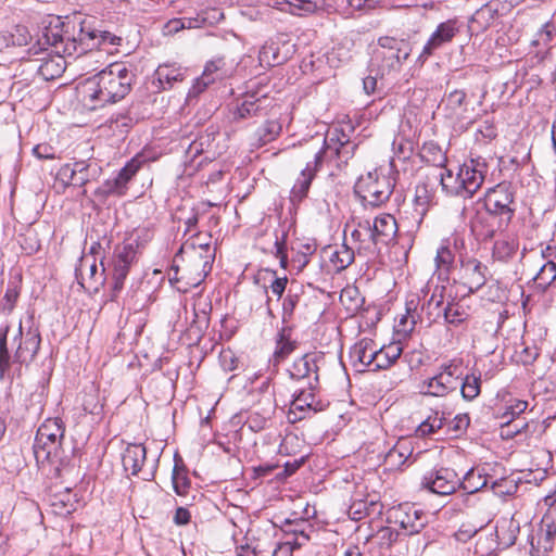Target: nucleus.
Returning <instances> with one entry per match:
<instances>
[{
	"label": "nucleus",
	"mask_w": 556,
	"mask_h": 556,
	"mask_svg": "<svg viewBox=\"0 0 556 556\" xmlns=\"http://www.w3.org/2000/svg\"><path fill=\"white\" fill-rule=\"evenodd\" d=\"M134 74L124 64L114 63L77 85L84 108L94 111L123 100L131 90Z\"/></svg>",
	"instance_id": "f257e3e1"
},
{
	"label": "nucleus",
	"mask_w": 556,
	"mask_h": 556,
	"mask_svg": "<svg viewBox=\"0 0 556 556\" xmlns=\"http://www.w3.org/2000/svg\"><path fill=\"white\" fill-rule=\"evenodd\" d=\"M94 21L91 17L74 15L64 22L58 23L51 27L48 39H50L58 49L66 54L83 55L88 51L99 48L103 43L118 46L122 41L110 31L99 30L94 27Z\"/></svg>",
	"instance_id": "f03ea898"
},
{
	"label": "nucleus",
	"mask_w": 556,
	"mask_h": 556,
	"mask_svg": "<svg viewBox=\"0 0 556 556\" xmlns=\"http://www.w3.org/2000/svg\"><path fill=\"white\" fill-rule=\"evenodd\" d=\"M488 165L481 157L470 159L458 166L456 173L452 169H444L434 175L439 179L443 192L447 195L470 199L481 188Z\"/></svg>",
	"instance_id": "7ed1b4c3"
},
{
	"label": "nucleus",
	"mask_w": 556,
	"mask_h": 556,
	"mask_svg": "<svg viewBox=\"0 0 556 556\" xmlns=\"http://www.w3.org/2000/svg\"><path fill=\"white\" fill-rule=\"evenodd\" d=\"M397 224L390 214H382L370 219H361L352 231V239L358 243V252L376 254L382 245L389 244L395 237Z\"/></svg>",
	"instance_id": "20e7f679"
},
{
	"label": "nucleus",
	"mask_w": 556,
	"mask_h": 556,
	"mask_svg": "<svg viewBox=\"0 0 556 556\" xmlns=\"http://www.w3.org/2000/svg\"><path fill=\"white\" fill-rule=\"evenodd\" d=\"M446 288L437 285L430 298L421 305L419 309L420 299L418 294H410L405 304L406 314L399 321V326L403 331H412L417 321L424 320L430 326L439 321L444 315V293Z\"/></svg>",
	"instance_id": "39448f33"
},
{
	"label": "nucleus",
	"mask_w": 556,
	"mask_h": 556,
	"mask_svg": "<svg viewBox=\"0 0 556 556\" xmlns=\"http://www.w3.org/2000/svg\"><path fill=\"white\" fill-rule=\"evenodd\" d=\"M64 432L63 421L59 418H48L38 428L33 446L37 465L53 463L60 458Z\"/></svg>",
	"instance_id": "423d86ee"
},
{
	"label": "nucleus",
	"mask_w": 556,
	"mask_h": 556,
	"mask_svg": "<svg viewBox=\"0 0 556 556\" xmlns=\"http://www.w3.org/2000/svg\"><path fill=\"white\" fill-rule=\"evenodd\" d=\"M410 52L407 40L390 36L380 37L372 51V65L378 67L381 75L399 72Z\"/></svg>",
	"instance_id": "0eeeda50"
},
{
	"label": "nucleus",
	"mask_w": 556,
	"mask_h": 556,
	"mask_svg": "<svg viewBox=\"0 0 556 556\" xmlns=\"http://www.w3.org/2000/svg\"><path fill=\"white\" fill-rule=\"evenodd\" d=\"M392 191L393 184L390 178L377 170L362 175L354 186V192L363 204L370 206H380L387 202Z\"/></svg>",
	"instance_id": "6e6552de"
},
{
	"label": "nucleus",
	"mask_w": 556,
	"mask_h": 556,
	"mask_svg": "<svg viewBox=\"0 0 556 556\" xmlns=\"http://www.w3.org/2000/svg\"><path fill=\"white\" fill-rule=\"evenodd\" d=\"M464 376L463 361L454 358L440 366V371L428 379L424 386V393L432 396H444L455 391Z\"/></svg>",
	"instance_id": "1a4fd4ad"
},
{
	"label": "nucleus",
	"mask_w": 556,
	"mask_h": 556,
	"mask_svg": "<svg viewBox=\"0 0 556 556\" xmlns=\"http://www.w3.org/2000/svg\"><path fill=\"white\" fill-rule=\"evenodd\" d=\"M514 194L506 185L490 188L484 195V207L490 216H498V228L506 227L515 213L511 207Z\"/></svg>",
	"instance_id": "9d476101"
},
{
	"label": "nucleus",
	"mask_w": 556,
	"mask_h": 556,
	"mask_svg": "<svg viewBox=\"0 0 556 556\" xmlns=\"http://www.w3.org/2000/svg\"><path fill=\"white\" fill-rule=\"evenodd\" d=\"M324 148L315 153L314 163L316 166H320L325 159L346 163L352 157L356 147L350 141L348 135L339 132L337 128L327 136L324 140Z\"/></svg>",
	"instance_id": "9b49d317"
},
{
	"label": "nucleus",
	"mask_w": 556,
	"mask_h": 556,
	"mask_svg": "<svg viewBox=\"0 0 556 556\" xmlns=\"http://www.w3.org/2000/svg\"><path fill=\"white\" fill-rule=\"evenodd\" d=\"M462 479L452 468L441 467L422 477V488L438 495H451L460 488Z\"/></svg>",
	"instance_id": "f8f14e48"
},
{
	"label": "nucleus",
	"mask_w": 556,
	"mask_h": 556,
	"mask_svg": "<svg viewBox=\"0 0 556 556\" xmlns=\"http://www.w3.org/2000/svg\"><path fill=\"white\" fill-rule=\"evenodd\" d=\"M140 165L141 162L138 159H131L114 178L105 180L96 189V198L104 201L110 195H124L127 190V184L139 170Z\"/></svg>",
	"instance_id": "ddd939ff"
},
{
	"label": "nucleus",
	"mask_w": 556,
	"mask_h": 556,
	"mask_svg": "<svg viewBox=\"0 0 556 556\" xmlns=\"http://www.w3.org/2000/svg\"><path fill=\"white\" fill-rule=\"evenodd\" d=\"M53 26L54 25H50L43 35L46 43L52 48L53 54H47L46 56L36 60L39 62L37 66V73L45 80L55 79L63 74L67 66L66 58L79 56L78 54H66L63 51H56L58 49L55 48V45L50 39H48L49 31Z\"/></svg>",
	"instance_id": "4468645a"
},
{
	"label": "nucleus",
	"mask_w": 556,
	"mask_h": 556,
	"mask_svg": "<svg viewBox=\"0 0 556 556\" xmlns=\"http://www.w3.org/2000/svg\"><path fill=\"white\" fill-rule=\"evenodd\" d=\"M391 518L404 535L419 533L428 523V517L422 510L407 504L393 508Z\"/></svg>",
	"instance_id": "2eb2a0df"
},
{
	"label": "nucleus",
	"mask_w": 556,
	"mask_h": 556,
	"mask_svg": "<svg viewBox=\"0 0 556 556\" xmlns=\"http://www.w3.org/2000/svg\"><path fill=\"white\" fill-rule=\"evenodd\" d=\"M460 31V24L456 18L440 23L424 46L419 59L427 60L437 50L452 42Z\"/></svg>",
	"instance_id": "dca6fc26"
},
{
	"label": "nucleus",
	"mask_w": 556,
	"mask_h": 556,
	"mask_svg": "<svg viewBox=\"0 0 556 556\" xmlns=\"http://www.w3.org/2000/svg\"><path fill=\"white\" fill-rule=\"evenodd\" d=\"M101 168L94 163L87 161H76L72 164H65L59 170L60 178L67 185L84 187L90 180L100 175Z\"/></svg>",
	"instance_id": "f3484780"
},
{
	"label": "nucleus",
	"mask_w": 556,
	"mask_h": 556,
	"mask_svg": "<svg viewBox=\"0 0 556 556\" xmlns=\"http://www.w3.org/2000/svg\"><path fill=\"white\" fill-rule=\"evenodd\" d=\"M309 390H301L292 400L290 409L288 412V419L291 422H296L306 417L308 413H317L324 409V405L319 400H316L314 386L312 381L308 382Z\"/></svg>",
	"instance_id": "a211bd4d"
},
{
	"label": "nucleus",
	"mask_w": 556,
	"mask_h": 556,
	"mask_svg": "<svg viewBox=\"0 0 556 556\" xmlns=\"http://www.w3.org/2000/svg\"><path fill=\"white\" fill-rule=\"evenodd\" d=\"M441 105L445 112V116L451 121L462 124L472 123L469 112V101L465 90L455 89L448 92L443 98Z\"/></svg>",
	"instance_id": "6ab92c4d"
},
{
	"label": "nucleus",
	"mask_w": 556,
	"mask_h": 556,
	"mask_svg": "<svg viewBox=\"0 0 556 556\" xmlns=\"http://www.w3.org/2000/svg\"><path fill=\"white\" fill-rule=\"evenodd\" d=\"M271 105V99L267 94L258 92H248L233 112V119L241 121L253 116L265 114Z\"/></svg>",
	"instance_id": "aec40b11"
},
{
	"label": "nucleus",
	"mask_w": 556,
	"mask_h": 556,
	"mask_svg": "<svg viewBox=\"0 0 556 556\" xmlns=\"http://www.w3.org/2000/svg\"><path fill=\"white\" fill-rule=\"evenodd\" d=\"M325 355L321 352L306 353L293 363L291 377L295 379L309 378L314 375V386H318V371L320 364H324Z\"/></svg>",
	"instance_id": "412c9836"
},
{
	"label": "nucleus",
	"mask_w": 556,
	"mask_h": 556,
	"mask_svg": "<svg viewBox=\"0 0 556 556\" xmlns=\"http://www.w3.org/2000/svg\"><path fill=\"white\" fill-rule=\"evenodd\" d=\"M462 269L470 293L477 292L485 285L488 267L477 258L463 260Z\"/></svg>",
	"instance_id": "4be33fe9"
},
{
	"label": "nucleus",
	"mask_w": 556,
	"mask_h": 556,
	"mask_svg": "<svg viewBox=\"0 0 556 556\" xmlns=\"http://www.w3.org/2000/svg\"><path fill=\"white\" fill-rule=\"evenodd\" d=\"M186 71L180 66L175 65H160L155 73L152 84L156 87L157 91L172 89L176 83L185 79Z\"/></svg>",
	"instance_id": "5701e85b"
},
{
	"label": "nucleus",
	"mask_w": 556,
	"mask_h": 556,
	"mask_svg": "<svg viewBox=\"0 0 556 556\" xmlns=\"http://www.w3.org/2000/svg\"><path fill=\"white\" fill-rule=\"evenodd\" d=\"M375 342L371 339L363 338L356 342L350 352V356L353 361V366L357 367L358 370H363L365 367H375Z\"/></svg>",
	"instance_id": "b1692460"
},
{
	"label": "nucleus",
	"mask_w": 556,
	"mask_h": 556,
	"mask_svg": "<svg viewBox=\"0 0 556 556\" xmlns=\"http://www.w3.org/2000/svg\"><path fill=\"white\" fill-rule=\"evenodd\" d=\"M40 342L41 338L37 330L27 331L15 352V361L21 364L31 362L39 351Z\"/></svg>",
	"instance_id": "393cba45"
},
{
	"label": "nucleus",
	"mask_w": 556,
	"mask_h": 556,
	"mask_svg": "<svg viewBox=\"0 0 556 556\" xmlns=\"http://www.w3.org/2000/svg\"><path fill=\"white\" fill-rule=\"evenodd\" d=\"M319 166H316L314 163V167L311 163L306 164V167L302 169L300 176L298 177L292 190L290 200L293 204L301 203L308 193V189L311 187V184L315 177V174L317 172Z\"/></svg>",
	"instance_id": "a878e982"
},
{
	"label": "nucleus",
	"mask_w": 556,
	"mask_h": 556,
	"mask_svg": "<svg viewBox=\"0 0 556 556\" xmlns=\"http://www.w3.org/2000/svg\"><path fill=\"white\" fill-rule=\"evenodd\" d=\"M146 458L147 450L142 444H129L122 455L123 467L131 475H137L141 470Z\"/></svg>",
	"instance_id": "bb28decb"
},
{
	"label": "nucleus",
	"mask_w": 556,
	"mask_h": 556,
	"mask_svg": "<svg viewBox=\"0 0 556 556\" xmlns=\"http://www.w3.org/2000/svg\"><path fill=\"white\" fill-rule=\"evenodd\" d=\"M375 367L372 370L387 369L401 356L403 350L397 342L390 343L380 349L375 344Z\"/></svg>",
	"instance_id": "cd10ccee"
},
{
	"label": "nucleus",
	"mask_w": 556,
	"mask_h": 556,
	"mask_svg": "<svg viewBox=\"0 0 556 556\" xmlns=\"http://www.w3.org/2000/svg\"><path fill=\"white\" fill-rule=\"evenodd\" d=\"M420 157L424 162L439 168V173L446 167L447 157L441 147L434 142H426L420 150Z\"/></svg>",
	"instance_id": "c85d7f7f"
},
{
	"label": "nucleus",
	"mask_w": 556,
	"mask_h": 556,
	"mask_svg": "<svg viewBox=\"0 0 556 556\" xmlns=\"http://www.w3.org/2000/svg\"><path fill=\"white\" fill-rule=\"evenodd\" d=\"M528 405L527 401L511 399L503 407L496 410L495 417L500 420V424L507 425L509 421L518 419V417L526 412Z\"/></svg>",
	"instance_id": "c756f323"
},
{
	"label": "nucleus",
	"mask_w": 556,
	"mask_h": 556,
	"mask_svg": "<svg viewBox=\"0 0 556 556\" xmlns=\"http://www.w3.org/2000/svg\"><path fill=\"white\" fill-rule=\"evenodd\" d=\"M554 535H547V533L541 529L530 535L529 542L531 545V556H546L552 551L554 545Z\"/></svg>",
	"instance_id": "7c9ffc66"
},
{
	"label": "nucleus",
	"mask_w": 556,
	"mask_h": 556,
	"mask_svg": "<svg viewBox=\"0 0 556 556\" xmlns=\"http://www.w3.org/2000/svg\"><path fill=\"white\" fill-rule=\"evenodd\" d=\"M539 426L538 422H526L520 419H515L514 421H509V424H500L501 427V437L503 439H513L520 434H528L532 433L536 427Z\"/></svg>",
	"instance_id": "2f4dec72"
},
{
	"label": "nucleus",
	"mask_w": 556,
	"mask_h": 556,
	"mask_svg": "<svg viewBox=\"0 0 556 556\" xmlns=\"http://www.w3.org/2000/svg\"><path fill=\"white\" fill-rule=\"evenodd\" d=\"M491 217L488 213L485 215L477 214L470 222L471 232L477 239L486 241L494 237L496 230L489 224Z\"/></svg>",
	"instance_id": "473e14b6"
},
{
	"label": "nucleus",
	"mask_w": 556,
	"mask_h": 556,
	"mask_svg": "<svg viewBox=\"0 0 556 556\" xmlns=\"http://www.w3.org/2000/svg\"><path fill=\"white\" fill-rule=\"evenodd\" d=\"M518 248V241L514 238L497 239L493 245V257L502 262H507L514 257Z\"/></svg>",
	"instance_id": "72a5a7b5"
},
{
	"label": "nucleus",
	"mask_w": 556,
	"mask_h": 556,
	"mask_svg": "<svg viewBox=\"0 0 556 556\" xmlns=\"http://www.w3.org/2000/svg\"><path fill=\"white\" fill-rule=\"evenodd\" d=\"M281 129L282 128L279 122L266 121L254 132V138L257 146H264L275 140L279 136Z\"/></svg>",
	"instance_id": "f704fd0d"
},
{
	"label": "nucleus",
	"mask_w": 556,
	"mask_h": 556,
	"mask_svg": "<svg viewBox=\"0 0 556 556\" xmlns=\"http://www.w3.org/2000/svg\"><path fill=\"white\" fill-rule=\"evenodd\" d=\"M354 261V251L345 243L341 244L330 255V263L336 271H341L349 267Z\"/></svg>",
	"instance_id": "c9c22d12"
},
{
	"label": "nucleus",
	"mask_w": 556,
	"mask_h": 556,
	"mask_svg": "<svg viewBox=\"0 0 556 556\" xmlns=\"http://www.w3.org/2000/svg\"><path fill=\"white\" fill-rule=\"evenodd\" d=\"M445 418L438 412L425 419L416 429L415 433L418 438H426L437 433L444 426Z\"/></svg>",
	"instance_id": "e433bc0d"
},
{
	"label": "nucleus",
	"mask_w": 556,
	"mask_h": 556,
	"mask_svg": "<svg viewBox=\"0 0 556 556\" xmlns=\"http://www.w3.org/2000/svg\"><path fill=\"white\" fill-rule=\"evenodd\" d=\"M486 484L488 478L471 468L464 476L460 488H463L467 493L472 494L486 486Z\"/></svg>",
	"instance_id": "4c0bfd02"
},
{
	"label": "nucleus",
	"mask_w": 556,
	"mask_h": 556,
	"mask_svg": "<svg viewBox=\"0 0 556 556\" xmlns=\"http://www.w3.org/2000/svg\"><path fill=\"white\" fill-rule=\"evenodd\" d=\"M455 255L452 252L448 244L441 245L435 255V265L437 269L439 271V276H447L450 273V269L454 263Z\"/></svg>",
	"instance_id": "58836bf2"
},
{
	"label": "nucleus",
	"mask_w": 556,
	"mask_h": 556,
	"mask_svg": "<svg viewBox=\"0 0 556 556\" xmlns=\"http://www.w3.org/2000/svg\"><path fill=\"white\" fill-rule=\"evenodd\" d=\"M556 279V264L546 262L534 277V283L541 291H545Z\"/></svg>",
	"instance_id": "ea45409f"
},
{
	"label": "nucleus",
	"mask_w": 556,
	"mask_h": 556,
	"mask_svg": "<svg viewBox=\"0 0 556 556\" xmlns=\"http://www.w3.org/2000/svg\"><path fill=\"white\" fill-rule=\"evenodd\" d=\"M480 378L476 376H462L460 391L464 399L471 401L476 399L480 393Z\"/></svg>",
	"instance_id": "a19ab883"
},
{
	"label": "nucleus",
	"mask_w": 556,
	"mask_h": 556,
	"mask_svg": "<svg viewBox=\"0 0 556 556\" xmlns=\"http://www.w3.org/2000/svg\"><path fill=\"white\" fill-rule=\"evenodd\" d=\"M468 317V314L456 303L448 302L444 308L443 319L445 323L459 326Z\"/></svg>",
	"instance_id": "79ce46f5"
},
{
	"label": "nucleus",
	"mask_w": 556,
	"mask_h": 556,
	"mask_svg": "<svg viewBox=\"0 0 556 556\" xmlns=\"http://www.w3.org/2000/svg\"><path fill=\"white\" fill-rule=\"evenodd\" d=\"M296 348L295 341H291L285 337L283 333L279 334V339L277 340V345L274 352V363L275 365L285 361Z\"/></svg>",
	"instance_id": "37998d69"
},
{
	"label": "nucleus",
	"mask_w": 556,
	"mask_h": 556,
	"mask_svg": "<svg viewBox=\"0 0 556 556\" xmlns=\"http://www.w3.org/2000/svg\"><path fill=\"white\" fill-rule=\"evenodd\" d=\"M9 333V326H4L0 329V379L4 378L5 372L10 368V353L7 345V338Z\"/></svg>",
	"instance_id": "c03bdc74"
},
{
	"label": "nucleus",
	"mask_w": 556,
	"mask_h": 556,
	"mask_svg": "<svg viewBox=\"0 0 556 556\" xmlns=\"http://www.w3.org/2000/svg\"><path fill=\"white\" fill-rule=\"evenodd\" d=\"M224 64L222 59L206 63L202 76L212 80L213 84L217 80H223L227 77V71L224 68Z\"/></svg>",
	"instance_id": "a18cd8bd"
},
{
	"label": "nucleus",
	"mask_w": 556,
	"mask_h": 556,
	"mask_svg": "<svg viewBox=\"0 0 556 556\" xmlns=\"http://www.w3.org/2000/svg\"><path fill=\"white\" fill-rule=\"evenodd\" d=\"M258 59L261 63H266L268 66H275L282 62L278 54V48L274 42H266L260 50Z\"/></svg>",
	"instance_id": "49530a36"
},
{
	"label": "nucleus",
	"mask_w": 556,
	"mask_h": 556,
	"mask_svg": "<svg viewBox=\"0 0 556 556\" xmlns=\"http://www.w3.org/2000/svg\"><path fill=\"white\" fill-rule=\"evenodd\" d=\"M519 525L510 520L508 522L507 529L501 527L500 530H497V539L500 540L501 544L505 545L506 547H509L516 543Z\"/></svg>",
	"instance_id": "de8ad7c7"
},
{
	"label": "nucleus",
	"mask_w": 556,
	"mask_h": 556,
	"mask_svg": "<svg viewBox=\"0 0 556 556\" xmlns=\"http://www.w3.org/2000/svg\"><path fill=\"white\" fill-rule=\"evenodd\" d=\"M539 529L545 531L547 535H556V501L543 515Z\"/></svg>",
	"instance_id": "09e8293b"
},
{
	"label": "nucleus",
	"mask_w": 556,
	"mask_h": 556,
	"mask_svg": "<svg viewBox=\"0 0 556 556\" xmlns=\"http://www.w3.org/2000/svg\"><path fill=\"white\" fill-rule=\"evenodd\" d=\"M497 13L498 4L490 1L476 11L473 18L475 21H483L485 24H489L497 16Z\"/></svg>",
	"instance_id": "8fccbe9b"
},
{
	"label": "nucleus",
	"mask_w": 556,
	"mask_h": 556,
	"mask_svg": "<svg viewBox=\"0 0 556 556\" xmlns=\"http://www.w3.org/2000/svg\"><path fill=\"white\" fill-rule=\"evenodd\" d=\"M5 41H8V46H26L30 38L27 29L23 26H16L15 31L9 35L1 36Z\"/></svg>",
	"instance_id": "3c124183"
},
{
	"label": "nucleus",
	"mask_w": 556,
	"mask_h": 556,
	"mask_svg": "<svg viewBox=\"0 0 556 556\" xmlns=\"http://www.w3.org/2000/svg\"><path fill=\"white\" fill-rule=\"evenodd\" d=\"M402 533L391 527H382L377 531L376 539L381 546L390 547Z\"/></svg>",
	"instance_id": "603ef678"
},
{
	"label": "nucleus",
	"mask_w": 556,
	"mask_h": 556,
	"mask_svg": "<svg viewBox=\"0 0 556 556\" xmlns=\"http://www.w3.org/2000/svg\"><path fill=\"white\" fill-rule=\"evenodd\" d=\"M432 193L428 190L426 184H419L416 187L415 192V202L416 205L421 208V214H424L432 200Z\"/></svg>",
	"instance_id": "864d4df0"
},
{
	"label": "nucleus",
	"mask_w": 556,
	"mask_h": 556,
	"mask_svg": "<svg viewBox=\"0 0 556 556\" xmlns=\"http://www.w3.org/2000/svg\"><path fill=\"white\" fill-rule=\"evenodd\" d=\"M172 480H173V488H174L175 492L178 495L186 494L187 489L189 486V480H188L187 476L184 473V471H181L178 468L177 465H175V467H174Z\"/></svg>",
	"instance_id": "5fc2aeb1"
},
{
	"label": "nucleus",
	"mask_w": 556,
	"mask_h": 556,
	"mask_svg": "<svg viewBox=\"0 0 556 556\" xmlns=\"http://www.w3.org/2000/svg\"><path fill=\"white\" fill-rule=\"evenodd\" d=\"M129 266L114 263L112 279H113V291L118 292L124 287V281L128 275Z\"/></svg>",
	"instance_id": "6e6d98bb"
},
{
	"label": "nucleus",
	"mask_w": 556,
	"mask_h": 556,
	"mask_svg": "<svg viewBox=\"0 0 556 556\" xmlns=\"http://www.w3.org/2000/svg\"><path fill=\"white\" fill-rule=\"evenodd\" d=\"M412 454V451L406 446V441H399L397 444L389 451L387 457L390 460H397L404 463Z\"/></svg>",
	"instance_id": "4d7b16f0"
},
{
	"label": "nucleus",
	"mask_w": 556,
	"mask_h": 556,
	"mask_svg": "<svg viewBox=\"0 0 556 556\" xmlns=\"http://www.w3.org/2000/svg\"><path fill=\"white\" fill-rule=\"evenodd\" d=\"M135 257H136L135 247L131 243L125 244V245H123V248L121 250L117 251L114 263H117L121 265H126V266L130 267Z\"/></svg>",
	"instance_id": "13d9d810"
},
{
	"label": "nucleus",
	"mask_w": 556,
	"mask_h": 556,
	"mask_svg": "<svg viewBox=\"0 0 556 556\" xmlns=\"http://www.w3.org/2000/svg\"><path fill=\"white\" fill-rule=\"evenodd\" d=\"M266 274H269L273 277L271 283L269 286L273 294L277 295L280 299L285 292L288 279L287 277H276V271L274 270H265Z\"/></svg>",
	"instance_id": "bf43d9fd"
},
{
	"label": "nucleus",
	"mask_w": 556,
	"mask_h": 556,
	"mask_svg": "<svg viewBox=\"0 0 556 556\" xmlns=\"http://www.w3.org/2000/svg\"><path fill=\"white\" fill-rule=\"evenodd\" d=\"M212 80L208 78L203 77L202 75L198 77L192 87L189 89L188 99L197 98L199 94H201L210 85H212Z\"/></svg>",
	"instance_id": "052dcab7"
},
{
	"label": "nucleus",
	"mask_w": 556,
	"mask_h": 556,
	"mask_svg": "<svg viewBox=\"0 0 556 556\" xmlns=\"http://www.w3.org/2000/svg\"><path fill=\"white\" fill-rule=\"evenodd\" d=\"M17 298L18 291L16 290V288H8L3 298V309L7 311L8 313H11L15 306Z\"/></svg>",
	"instance_id": "680f3d73"
},
{
	"label": "nucleus",
	"mask_w": 556,
	"mask_h": 556,
	"mask_svg": "<svg viewBox=\"0 0 556 556\" xmlns=\"http://www.w3.org/2000/svg\"><path fill=\"white\" fill-rule=\"evenodd\" d=\"M538 356H539V350L535 346H533V348L527 346L518 354V359L523 365H531L534 363V361L538 358Z\"/></svg>",
	"instance_id": "e2e57ef3"
},
{
	"label": "nucleus",
	"mask_w": 556,
	"mask_h": 556,
	"mask_svg": "<svg viewBox=\"0 0 556 556\" xmlns=\"http://www.w3.org/2000/svg\"><path fill=\"white\" fill-rule=\"evenodd\" d=\"M208 265L207 261H203L201 256L195 257L192 262V267L198 269L201 268V271L198 273V277L193 279L191 282L192 286H198L201 281L204 280L205 276L207 275L206 266Z\"/></svg>",
	"instance_id": "0e129e2a"
},
{
	"label": "nucleus",
	"mask_w": 556,
	"mask_h": 556,
	"mask_svg": "<svg viewBox=\"0 0 556 556\" xmlns=\"http://www.w3.org/2000/svg\"><path fill=\"white\" fill-rule=\"evenodd\" d=\"M377 0H348V4L357 11H370L377 7Z\"/></svg>",
	"instance_id": "69168bd1"
},
{
	"label": "nucleus",
	"mask_w": 556,
	"mask_h": 556,
	"mask_svg": "<svg viewBox=\"0 0 556 556\" xmlns=\"http://www.w3.org/2000/svg\"><path fill=\"white\" fill-rule=\"evenodd\" d=\"M309 540V535L305 531H299L295 538H290L286 540V543L291 545V549L294 551L296 548L302 547Z\"/></svg>",
	"instance_id": "338daca9"
},
{
	"label": "nucleus",
	"mask_w": 556,
	"mask_h": 556,
	"mask_svg": "<svg viewBox=\"0 0 556 556\" xmlns=\"http://www.w3.org/2000/svg\"><path fill=\"white\" fill-rule=\"evenodd\" d=\"M191 518L190 511L185 507H178L174 515V522L177 526H185L189 523Z\"/></svg>",
	"instance_id": "774afa93"
}]
</instances>
